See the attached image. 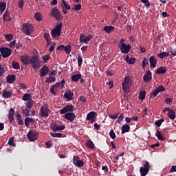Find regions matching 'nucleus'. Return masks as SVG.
I'll use <instances>...</instances> for the list:
<instances>
[{"label":"nucleus","instance_id":"49","mask_svg":"<svg viewBox=\"0 0 176 176\" xmlns=\"http://www.w3.org/2000/svg\"><path fill=\"white\" fill-rule=\"evenodd\" d=\"M73 10H80L82 9V5L81 4H76L73 6V8H72Z\"/></svg>","mask_w":176,"mask_h":176},{"label":"nucleus","instance_id":"35","mask_svg":"<svg viewBox=\"0 0 176 176\" xmlns=\"http://www.w3.org/2000/svg\"><path fill=\"white\" fill-rule=\"evenodd\" d=\"M96 116V113L94 111H91L87 116V120H91Z\"/></svg>","mask_w":176,"mask_h":176},{"label":"nucleus","instance_id":"30","mask_svg":"<svg viewBox=\"0 0 176 176\" xmlns=\"http://www.w3.org/2000/svg\"><path fill=\"white\" fill-rule=\"evenodd\" d=\"M16 120H17V123L19 126H23L24 122L21 119V116L19 113L16 114Z\"/></svg>","mask_w":176,"mask_h":176},{"label":"nucleus","instance_id":"53","mask_svg":"<svg viewBox=\"0 0 176 176\" xmlns=\"http://www.w3.org/2000/svg\"><path fill=\"white\" fill-rule=\"evenodd\" d=\"M8 145H11L12 146H16V144H14V138H10L8 141Z\"/></svg>","mask_w":176,"mask_h":176},{"label":"nucleus","instance_id":"8","mask_svg":"<svg viewBox=\"0 0 176 176\" xmlns=\"http://www.w3.org/2000/svg\"><path fill=\"white\" fill-rule=\"evenodd\" d=\"M164 90H166V88H164L163 85H160L150 94V100L152 98H155V97H156L157 94L161 93V91H164Z\"/></svg>","mask_w":176,"mask_h":176},{"label":"nucleus","instance_id":"62","mask_svg":"<svg viewBox=\"0 0 176 176\" xmlns=\"http://www.w3.org/2000/svg\"><path fill=\"white\" fill-rule=\"evenodd\" d=\"M3 74H5V69L0 64V76H3Z\"/></svg>","mask_w":176,"mask_h":176},{"label":"nucleus","instance_id":"40","mask_svg":"<svg viewBox=\"0 0 176 176\" xmlns=\"http://www.w3.org/2000/svg\"><path fill=\"white\" fill-rule=\"evenodd\" d=\"M86 145L90 149L94 148V143H93V141H91V140H88L86 143Z\"/></svg>","mask_w":176,"mask_h":176},{"label":"nucleus","instance_id":"50","mask_svg":"<svg viewBox=\"0 0 176 176\" xmlns=\"http://www.w3.org/2000/svg\"><path fill=\"white\" fill-rule=\"evenodd\" d=\"M83 63V59L80 55L78 56V67H81L82 64Z\"/></svg>","mask_w":176,"mask_h":176},{"label":"nucleus","instance_id":"17","mask_svg":"<svg viewBox=\"0 0 176 176\" xmlns=\"http://www.w3.org/2000/svg\"><path fill=\"white\" fill-rule=\"evenodd\" d=\"M64 97L66 100L72 101V100H74V92L71 91V90L66 91L65 92Z\"/></svg>","mask_w":176,"mask_h":176},{"label":"nucleus","instance_id":"5","mask_svg":"<svg viewBox=\"0 0 176 176\" xmlns=\"http://www.w3.org/2000/svg\"><path fill=\"white\" fill-rule=\"evenodd\" d=\"M151 168V165L149 162L146 161L143 166L140 168V173L141 176H146L148 173H149V169Z\"/></svg>","mask_w":176,"mask_h":176},{"label":"nucleus","instance_id":"23","mask_svg":"<svg viewBox=\"0 0 176 176\" xmlns=\"http://www.w3.org/2000/svg\"><path fill=\"white\" fill-rule=\"evenodd\" d=\"M82 78V74H74L72 76V82H78L79 80Z\"/></svg>","mask_w":176,"mask_h":176},{"label":"nucleus","instance_id":"59","mask_svg":"<svg viewBox=\"0 0 176 176\" xmlns=\"http://www.w3.org/2000/svg\"><path fill=\"white\" fill-rule=\"evenodd\" d=\"M102 170L104 171V174H108V172L109 171L107 166H103Z\"/></svg>","mask_w":176,"mask_h":176},{"label":"nucleus","instance_id":"36","mask_svg":"<svg viewBox=\"0 0 176 176\" xmlns=\"http://www.w3.org/2000/svg\"><path fill=\"white\" fill-rule=\"evenodd\" d=\"M145 96H146L145 91H140L139 93V100H145Z\"/></svg>","mask_w":176,"mask_h":176},{"label":"nucleus","instance_id":"60","mask_svg":"<svg viewBox=\"0 0 176 176\" xmlns=\"http://www.w3.org/2000/svg\"><path fill=\"white\" fill-rule=\"evenodd\" d=\"M120 156H124V152H122L120 154H117L115 157H114V159L116 160H119V157H120Z\"/></svg>","mask_w":176,"mask_h":176},{"label":"nucleus","instance_id":"63","mask_svg":"<svg viewBox=\"0 0 176 176\" xmlns=\"http://www.w3.org/2000/svg\"><path fill=\"white\" fill-rule=\"evenodd\" d=\"M14 46H16V40L10 42L9 43V47H11V49H13V47H14Z\"/></svg>","mask_w":176,"mask_h":176},{"label":"nucleus","instance_id":"48","mask_svg":"<svg viewBox=\"0 0 176 176\" xmlns=\"http://www.w3.org/2000/svg\"><path fill=\"white\" fill-rule=\"evenodd\" d=\"M148 64H149V61H148V59H146V58H144V60H142V65L143 69H145V67Z\"/></svg>","mask_w":176,"mask_h":176},{"label":"nucleus","instance_id":"12","mask_svg":"<svg viewBox=\"0 0 176 176\" xmlns=\"http://www.w3.org/2000/svg\"><path fill=\"white\" fill-rule=\"evenodd\" d=\"M27 137L30 141H36L38 140V133L32 131H29Z\"/></svg>","mask_w":176,"mask_h":176},{"label":"nucleus","instance_id":"2","mask_svg":"<svg viewBox=\"0 0 176 176\" xmlns=\"http://www.w3.org/2000/svg\"><path fill=\"white\" fill-rule=\"evenodd\" d=\"M30 64L32 65V68H33V69H39V68H41L42 61L39 60V57L32 56V58L30 59Z\"/></svg>","mask_w":176,"mask_h":176},{"label":"nucleus","instance_id":"47","mask_svg":"<svg viewBox=\"0 0 176 176\" xmlns=\"http://www.w3.org/2000/svg\"><path fill=\"white\" fill-rule=\"evenodd\" d=\"M12 68L14 69H20V64L17 63L16 61H13L12 62Z\"/></svg>","mask_w":176,"mask_h":176},{"label":"nucleus","instance_id":"33","mask_svg":"<svg viewBox=\"0 0 176 176\" xmlns=\"http://www.w3.org/2000/svg\"><path fill=\"white\" fill-rule=\"evenodd\" d=\"M61 8L62 9H71V6L67 3V2L65 0H61Z\"/></svg>","mask_w":176,"mask_h":176},{"label":"nucleus","instance_id":"41","mask_svg":"<svg viewBox=\"0 0 176 176\" xmlns=\"http://www.w3.org/2000/svg\"><path fill=\"white\" fill-rule=\"evenodd\" d=\"M32 105H34V100H32V99L26 102V107L28 109H31V108H32Z\"/></svg>","mask_w":176,"mask_h":176},{"label":"nucleus","instance_id":"43","mask_svg":"<svg viewBox=\"0 0 176 176\" xmlns=\"http://www.w3.org/2000/svg\"><path fill=\"white\" fill-rule=\"evenodd\" d=\"M44 38L47 41V43H50V42H52V38H50V34L49 33H45Z\"/></svg>","mask_w":176,"mask_h":176},{"label":"nucleus","instance_id":"19","mask_svg":"<svg viewBox=\"0 0 176 176\" xmlns=\"http://www.w3.org/2000/svg\"><path fill=\"white\" fill-rule=\"evenodd\" d=\"M149 63L151 68H156V64H157V60L155 56H151L149 58Z\"/></svg>","mask_w":176,"mask_h":176},{"label":"nucleus","instance_id":"15","mask_svg":"<svg viewBox=\"0 0 176 176\" xmlns=\"http://www.w3.org/2000/svg\"><path fill=\"white\" fill-rule=\"evenodd\" d=\"M144 82H148L152 80V72L148 69L143 77Z\"/></svg>","mask_w":176,"mask_h":176},{"label":"nucleus","instance_id":"56","mask_svg":"<svg viewBox=\"0 0 176 176\" xmlns=\"http://www.w3.org/2000/svg\"><path fill=\"white\" fill-rule=\"evenodd\" d=\"M23 6H24L23 0H20L18 3V8H19L20 9H23Z\"/></svg>","mask_w":176,"mask_h":176},{"label":"nucleus","instance_id":"38","mask_svg":"<svg viewBox=\"0 0 176 176\" xmlns=\"http://www.w3.org/2000/svg\"><path fill=\"white\" fill-rule=\"evenodd\" d=\"M164 122V118H162L161 119L156 120L155 122V126H157V127H160L162 126V123Z\"/></svg>","mask_w":176,"mask_h":176},{"label":"nucleus","instance_id":"25","mask_svg":"<svg viewBox=\"0 0 176 176\" xmlns=\"http://www.w3.org/2000/svg\"><path fill=\"white\" fill-rule=\"evenodd\" d=\"M130 131V125L126 124L122 126L121 134H124V133H129Z\"/></svg>","mask_w":176,"mask_h":176},{"label":"nucleus","instance_id":"7","mask_svg":"<svg viewBox=\"0 0 176 176\" xmlns=\"http://www.w3.org/2000/svg\"><path fill=\"white\" fill-rule=\"evenodd\" d=\"M52 16L58 21H61V20H63V14H61V12L57 8H52Z\"/></svg>","mask_w":176,"mask_h":176},{"label":"nucleus","instance_id":"45","mask_svg":"<svg viewBox=\"0 0 176 176\" xmlns=\"http://www.w3.org/2000/svg\"><path fill=\"white\" fill-rule=\"evenodd\" d=\"M45 82L47 83H52V82H56V78L52 76H50V77H47Z\"/></svg>","mask_w":176,"mask_h":176},{"label":"nucleus","instance_id":"20","mask_svg":"<svg viewBox=\"0 0 176 176\" xmlns=\"http://www.w3.org/2000/svg\"><path fill=\"white\" fill-rule=\"evenodd\" d=\"M167 72V67H160L156 71L155 73L157 75H163Z\"/></svg>","mask_w":176,"mask_h":176},{"label":"nucleus","instance_id":"9","mask_svg":"<svg viewBox=\"0 0 176 176\" xmlns=\"http://www.w3.org/2000/svg\"><path fill=\"white\" fill-rule=\"evenodd\" d=\"M164 90H166V88H164L163 85H160L150 94V100L152 98H155V97H156L157 94L161 93V91H164Z\"/></svg>","mask_w":176,"mask_h":176},{"label":"nucleus","instance_id":"4","mask_svg":"<svg viewBox=\"0 0 176 176\" xmlns=\"http://www.w3.org/2000/svg\"><path fill=\"white\" fill-rule=\"evenodd\" d=\"M61 28H63V23L58 24L51 32L52 38H58L61 35Z\"/></svg>","mask_w":176,"mask_h":176},{"label":"nucleus","instance_id":"18","mask_svg":"<svg viewBox=\"0 0 176 176\" xmlns=\"http://www.w3.org/2000/svg\"><path fill=\"white\" fill-rule=\"evenodd\" d=\"M12 20H13V18L11 17L10 12L6 10L5 13L3 14V21L5 23L6 21H12Z\"/></svg>","mask_w":176,"mask_h":176},{"label":"nucleus","instance_id":"54","mask_svg":"<svg viewBox=\"0 0 176 176\" xmlns=\"http://www.w3.org/2000/svg\"><path fill=\"white\" fill-rule=\"evenodd\" d=\"M50 92L52 93V94H57V88L54 87V86L52 85V87L50 88Z\"/></svg>","mask_w":176,"mask_h":176},{"label":"nucleus","instance_id":"27","mask_svg":"<svg viewBox=\"0 0 176 176\" xmlns=\"http://www.w3.org/2000/svg\"><path fill=\"white\" fill-rule=\"evenodd\" d=\"M155 135L160 141H164V140H166V138H164V136L162 135V133L160 132V131H159V129L156 131Z\"/></svg>","mask_w":176,"mask_h":176},{"label":"nucleus","instance_id":"14","mask_svg":"<svg viewBox=\"0 0 176 176\" xmlns=\"http://www.w3.org/2000/svg\"><path fill=\"white\" fill-rule=\"evenodd\" d=\"M49 72H50L49 67H47V65L43 66L39 71L41 78H43V76H46V75L49 74Z\"/></svg>","mask_w":176,"mask_h":176},{"label":"nucleus","instance_id":"6","mask_svg":"<svg viewBox=\"0 0 176 176\" xmlns=\"http://www.w3.org/2000/svg\"><path fill=\"white\" fill-rule=\"evenodd\" d=\"M0 52L3 58H8V57H9L10 54H12V50H10V48L5 47L0 48Z\"/></svg>","mask_w":176,"mask_h":176},{"label":"nucleus","instance_id":"10","mask_svg":"<svg viewBox=\"0 0 176 176\" xmlns=\"http://www.w3.org/2000/svg\"><path fill=\"white\" fill-rule=\"evenodd\" d=\"M60 50H63L67 54H70L71 50H72V47L70 45H67L66 46L60 45L56 48V51L58 52Z\"/></svg>","mask_w":176,"mask_h":176},{"label":"nucleus","instance_id":"57","mask_svg":"<svg viewBox=\"0 0 176 176\" xmlns=\"http://www.w3.org/2000/svg\"><path fill=\"white\" fill-rule=\"evenodd\" d=\"M139 49L141 53H145L146 52V48H145L144 45H140Z\"/></svg>","mask_w":176,"mask_h":176},{"label":"nucleus","instance_id":"44","mask_svg":"<svg viewBox=\"0 0 176 176\" xmlns=\"http://www.w3.org/2000/svg\"><path fill=\"white\" fill-rule=\"evenodd\" d=\"M50 135L53 138H63V133H52Z\"/></svg>","mask_w":176,"mask_h":176},{"label":"nucleus","instance_id":"21","mask_svg":"<svg viewBox=\"0 0 176 176\" xmlns=\"http://www.w3.org/2000/svg\"><path fill=\"white\" fill-rule=\"evenodd\" d=\"M14 80H16V76L14 74H10L6 76V82L7 83H14Z\"/></svg>","mask_w":176,"mask_h":176},{"label":"nucleus","instance_id":"13","mask_svg":"<svg viewBox=\"0 0 176 176\" xmlns=\"http://www.w3.org/2000/svg\"><path fill=\"white\" fill-rule=\"evenodd\" d=\"M93 39V35L89 34L88 36H86L83 34H80V42H82L83 43H87L90 42Z\"/></svg>","mask_w":176,"mask_h":176},{"label":"nucleus","instance_id":"52","mask_svg":"<svg viewBox=\"0 0 176 176\" xmlns=\"http://www.w3.org/2000/svg\"><path fill=\"white\" fill-rule=\"evenodd\" d=\"M109 136L111 138L112 140H115L116 138V134H115V131H113V129H111L109 132Z\"/></svg>","mask_w":176,"mask_h":176},{"label":"nucleus","instance_id":"26","mask_svg":"<svg viewBox=\"0 0 176 176\" xmlns=\"http://www.w3.org/2000/svg\"><path fill=\"white\" fill-rule=\"evenodd\" d=\"M34 120L33 118H26L25 119V126H26V127L30 126V124H31V123H34Z\"/></svg>","mask_w":176,"mask_h":176},{"label":"nucleus","instance_id":"37","mask_svg":"<svg viewBox=\"0 0 176 176\" xmlns=\"http://www.w3.org/2000/svg\"><path fill=\"white\" fill-rule=\"evenodd\" d=\"M14 118V111H10L9 115H8V119L10 123L13 122Z\"/></svg>","mask_w":176,"mask_h":176},{"label":"nucleus","instance_id":"32","mask_svg":"<svg viewBox=\"0 0 176 176\" xmlns=\"http://www.w3.org/2000/svg\"><path fill=\"white\" fill-rule=\"evenodd\" d=\"M32 96H31V94H25L22 98V100L23 101H30V100H32Z\"/></svg>","mask_w":176,"mask_h":176},{"label":"nucleus","instance_id":"22","mask_svg":"<svg viewBox=\"0 0 176 176\" xmlns=\"http://www.w3.org/2000/svg\"><path fill=\"white\" fill-rule=\"evenodd\" d=\"M30 58L28 56H21V61L24 64V65H28L30 64Z\"/></svg>","mask_w":176,"mask_h":176},{"label":"nucleus","instance_id":"64","mask_svg":"<svg viewBox=\"0 0 176 176\" xmlns=\"http://www.w3.org/2000/svg\"><path fill=\"white\" fill-rule=\"evenodd\" d=\"M166 104H171L173 102V99L170 98H167L165 99Z\"/></svg>","mask_w":176,"mask_h":176},{"label":"nucleus","instance_id":"61","mask_svg":"<svg viewBox=\"0 0 176 176\" xmlns=\"http://www.w3.org/2000/svg\"><path fill=\"white\" fill-rule=\"evenodd\" d=\"M134 63H135V58L131 57L129 58V61L128 62V63H129L131 65L134 64Z\"/></svg>","mask_w":176,"mask_h":176},{"label":"nucleus","instance_id":"55","mask_svg":"<svg viewBox=\"0 0 176 176\" xmlns=\"http://www.w3.org/2000/svg\"><path fill=\"white\" fill-rule=\"evenodd\" d=\"M6 38L7 42H10V41H12L13 39V35L6 34Z\"/></svg>","mask_w":176,"mask_h":176},{"label":"nucleus","instance_id":"51","mask_svg":"<svg viewBox=\"0 0 176 176\" xmlns=\"http://www.w3.org/2000/svg\"><path fill=\"white\" fill-rule=\"evenodd\" d=\"M49 60H50V55L47 54V55H44L43 56V63H47V61H49Z\"/></svg>","mask_w":176,"mask_h":176},{"label":"nucleus","instance_id":"11","mask_svg":"<svg viewBox=\"0 0 176 176\" xmlns=\"http://www.w3.org/2000/svg\"><path fill=\"white\" fill-rule=\"evenodd\" d=\"M79 156H74L73 157V164L74 166H76V167H83L85 162H83L82 160H80Z\"/></svg>","mask_w":176,"mask_h":176},{"label":"nucleus","instance_id":"39","mask_svg":"<svg viewBox=\"0 0 176 176\" xmlns=\"http://www.w3.org/2000/svg\"><path fill=\"white\" fill-rule=\"evenodd\" d=\"M39 116L42 118H46L49 116V111H41L39 113Z\"/></svg>","mask_w":176,"mask_h":176},{"label":"nucleus","instance_id":"16","mask_svg":"<svg viewBox=\"0 0 176 176\" xmlns=\"http://www.w3.org/2000/svg\"><path fill=\"white\" fill-rule=\"evenodd\" d=\"M64 118L65 119L69 120V122H74V119L76 118V116L75 115V113L69 111L65 114Z\"/></svg>","mask_w":176,"mask_h":176},{"label":"nucleus","instance_id":"1","mask_svg":"<svg viewBox=\"0 0 176 176\" xmlns=\"http://www.w3.org/2000/svg\"><path fill=\"white\" fill-rule=\"evenodd\" d=\"M118 46L120 49L121 53L123 54H129L130 50H131V46H130L129 44L126 45V43H124V39H121Z\"/></svg>","mask_w":176,"mask_h":176},{"label":"nucleus","instance_id":"3","mask_svg":"<svg viewBox=\"0 0 176 176\" xmlns=\"http://www.w3.org/2000/svg\"><path fill=\"white\" fill-rule=\"evenodd\" d=\"M23 34L30 36L34 32V26L31 23H25L22 25Z\"/></svg>","mask_w":176,"mask_h":176},{"label":"nucleus","instance_id":"24","mask_svg":"<svg viewBox=\"0 0 176 176\" xmlns=\"http://www.w3.org/2000/svg\"><path fill=\"white\" fill-rule=\"evenodd\" d=\"M2 96H3V98H10V97H12V91H6V89H4L3 91Z\"/></svg>","mask_w":176,"mask_h":176},{"label":"nucleus","instance_id":"31","mask_svg":"<svg viewBox=\"0 0 176 176\" xmlns=\"http://www.w3.org/2000/svg\"><path fill=\"white\" fill-rule=\"evenodd\" d=\"M60 111H74V107L72 104H67L65 107L60 109Z\"/></svg>","mask_w":176,"mask_h":176},{"label":"nucleus","instance_id":"29","mask_svg":"<svg viewBox=\"0 0 176 176\" xmlns=\"http://www.w3.org/2000/svg\"><path fill=\"white\" fill-rule=\"evenodd\" d=\"M34 19L36 20V21H42V19H43V16H42V14L41 12H36L34 14Z\"/></svg>","mask_w":176,"mask_h":176},{"label":"nucleus","instance_id":"28","mask_svg":"<svg viewBox=\"0 0 176 176\" xmlns=\"http://www.w3.org/2000/svg\"><path fill=\"white\" fill-rule=\"evenodd\" d=\"M104 31L106 32L107 34H109L110 32H112L113 30H115V27L110 25V26H104Z\"/></svg>","mask_w":176,"mask_h":176},{"label":"nucleus","instance_id":"34","mask_svg":"<svg viewBox=\"0 0 176 176\" xmlns=\"http://www.w3.org/2000/svg\"><path fill=\"white\" fill-rule=\"evenodd\" d=\"M168 118H169V119H171L172 120H174V119H175V111H169L168 113Z\"/></svg>","mask_w":176,"mask_h":176},{"label":"nucleus","instance_id":"58","mask_svg":"<svg viewBox=\"0 0 176 176\" xmlns=\"http://www.w3.org/2000/svg\"><path fill=\"white\" fill-rule=\"evenodd\" d=\"M157 57H159V58H164V57H166V52L158 54Z\"/></svg>","mask_w":176,"mask_h":176},{"label":"nucleus","instance_id":"42","mask_svg":"<svg viewBox=\"0 0 176 176\" xmlns=\"http://www.w3.org/2000/svg\"><path fill=\"white\" fill-rule=\"evenodd\" d=\"M142 3H144V6L147 9H149L151 8V3H149L148 0H140Z\"/></svg>","mask_w":176,"mask_h":176},{"label":"nucleus","instance_id":"46","mask_svg":"<svg viewBox=\"0 0 176 176\" xmlns=\"http://www.w3.org/2000/svg\"><path fill=\"white\" fill-rule=\"evenodd\" d=\"M6 9V3L5 2H0V12H5Z\"/></svg>","mask_w":176,"mask_h":176}]
</instances>
